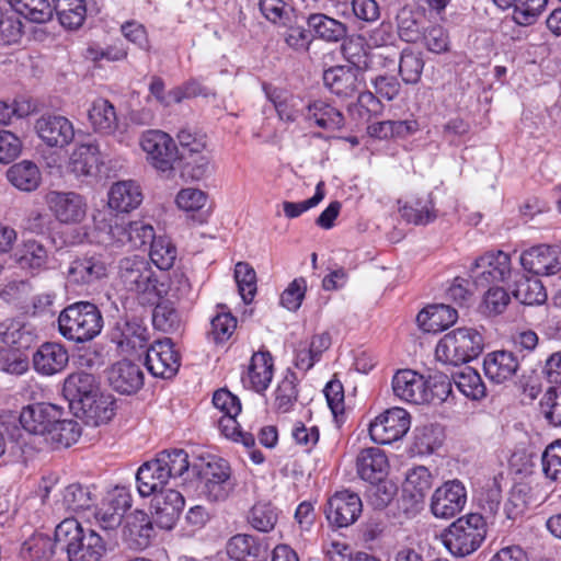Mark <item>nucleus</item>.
Segmentation results:
<instances>
[{
  "label": "nucleus",
  "mask_w": 561,
  "mask_h": 561,
  "mask_svg": "<svg viewBox=\"0 0 561 561\" xmlns=\"http://www.w3.org/2000/svg\"><path fill=\"white\" fill-rule=\"evenodd\" d=\"M118 284L140 304L153 306L167 297V283L159 278L150 262L139 255L123 257L118 263Z\"/></svg>",
  "instance_id": "1"
},
{
  "label": "nucleus",
  "mask_w": 561,
  "mask_h": 561,
  "mask_svg": "<svg viewBox=\"0 0 561 561\" xmlns=\"http://www.w3.org/2000/svg\"><path fill=\"white\" fill-rule=\"evenodd\" d=\"M55 538L65 547L69 561H101L106 553V541L101 535L72 517L56 526Z\"/></svg>",
  "instance_id": "2"
},
{
  "label": "nucleus",
  "mask_w": 561,
  "mask_h": 561,
  "mask_svg": "<svg viewBox=\"0 0 561 561\" xmlns=\"http://www.w3.org/2000/svg\"><path fill=\"white\" fill-rule=\"evenodd\" d=\"M393 394L407 403L428 404L445 401L451 392L446 378L430 380L412 369L398 370L392 377Z\"/></svg>",
  "instance_id": "3"
},
{
  "label": "nucleus",
  "mask_w": 561,
  "mask_h": 561,
  "mask_svg": "<svg viewBox=\"0 0 561 561\" xmlns=\"http://www.w3.org/2000/svg\"><path fill=\"white\" fill-rule=\"evenodd\" d=\"M62 337L75 343H87L102 332L104 320L96 305L77 301L62 309L57 319Z\"/></svg>",
  "instance_id": "4"
},
{
  "label": "nucleus",
  "mask_w": 561,
  "mask_h": 561,
  "mask_svg": "<svg viewBox=\"0 0 561 561\" xmlns=\"http://www.w3.org/2000/svg\"><path fill=\"white\" fill-rule=\"evenodd\" d=\"M485 535L484 518L478 513H471L453 522L442 534V541L453 556L466 557L481 546Z\"/></svg>",
  "instance_id": "5"
},
{
  "label": "nucleus",
  "mask_w": 561,
  "mask_h": 561,
  "mask_svg": "<svg viewBox=\"0 0 561 561\" xmlns=\"http://www.w3.org/2000/svg\"><path fill=\"white\" fill-rule=\"evenodd\" d=\"M483 348L482 335L473 328H458L445 334L436 345V358L459 365L476 358Z\"/></svg>",
  "instance_id": "6"
},
{
  "label": "nucleus",
  "mask_w": 561,
  "mask_h": 561,
  "mask_svg": "<svg viewBox=\"0 0 561 561\" xmlns=\"http://www.w3.org/2000/svg\"><path fill=\"white\" fill-rule=\"evenodd\" d=\"M199 483L201 493L211 503L228 500L236 486L231 478V468L221 458H214L201 468Z\"/></svg>",
  "instance_id": "7"
},
{
  "label": "nucleus",
  "mask_w": 561,
  "mask_h": 561,
  "mask_svg": "<svg viewBox=\"0 0 561 561\" xmlns=\"http://www.w3.org/2000/svg\"><path fill=\"white\" fill-rule=\"evenodd\" d=\"M140 147L147 161L161 173L170 174L178 161V148L174 140L164 131L147 130L140 137Z\"/></svg>",
  "instance_id": "8"
},
{
  "label": "nucleus",
  "mask_w": 561,
  "mask_h": 561,
  "mask_svg": "<svg viewBox=\"0 0 561 561\" xmlns=\"http://www.w3.org/2000/svg\"><path fill=\"white\" fill-rule=\"evenodd\" d=\"M411 419L407 410L392 408L368 424V433L373 442L387 445L400 440L410 430Z\"/></svg>",
  "instance_id": "9"
},
{
  "label": "nucleus",
  "mask_w": 561,
  "mask_h": 561,
  "mask_svg": "<svg viewBox=\"0 0 561 561\" xmlns=\"http://www.w3.org/2000/svg\"><path fill=\"white\" fill-rule=\"evenodd\" d=\"M512 273L511 257L503 251L485 253L470 268V277L478 288L505 282Z\"/></svg>",
  "instance_id": "10"
},
{
  "label": "nucleus",
  "mask_w": 561,
  "mask_h": 561,
  "mask_svg": "<svg viewBox=\"0 0 561 561\" xmlns=\"http://www.w3.org/2000/svg\"><path fill=\"white\" fill-rule=\"evenodd\" d=\"M145 365L156 378H173L181 366V356L172 340L165 337L152 343L147 348Z\"/></svg>",
  "instance_id": "11"
},
{
  "label": "nucleus",
  "mask_w": 561,
  "mask_h": 561,
  "mask_svg": "<svg viewBox=\"0 0 561 561\" xmlns=\"http://www.w3.org/2000/svg\"><path fill=\"white\" fill-rule=\"evenodd\" d=\"M64 414V409L56 404L38 402L24 407L19 420L27 433L41 436L46 440L48 432Z\"/></svg>",
  "instance_id": "12"
},
{
  "label": "nucleus",
  "mask_w": 561,
  "mask_h": 561,
  "mask_svg": "<svg viewBox=\"0 0 561 561\" xmlns=\"http://www.w3.org/2000/svg\"><path fill=\"white\" fill-rule=\"evenodd\" d=\"M467 503V491L459 480L438 486L431 497V512L436 518L448 519L459 514Z\"/></svg>",
  "instance_id": "13"
},
{
  "label": "nucleus",
  "mask_w": 561,
  "mask_h": 561,
  "mask_svg": "<svg viewBox=\"0 0 561 561\" xmlns=\"http://www.w3.org/2000/svg\"><path fill=\"white\" fill-rule=\"evenodd\" d=\"M520 264L537 276H552L561 272V247L537 244L520 254Z\"/></svg>",
  "instance_id": "14"
},
{
  "label": "nucleus",
  "mask_w": 561,
  "mask_h": 561,
  "mask_svg": "<svg viewBox=\"0 0 561 561\" xmlns=\"http://www.w3.org/2000/svg\"><path fill=\"white\" fill-rule=\"evenodd\" d=\"M45 201L55 218L61 224H80L87 216V202L76 192L50 191L46 194Z\"/></svg>",
  "instance_id": "15"
},
{
  "label": "nucleus",
  "mask_w": 561,
  "mask_h": 561,
  "mask_svg": "<svg viewBox=\"0 0 561 561\" xmlns=\"http://www.w3.org/2000/svg\"><path fill=\"white\" fill-rule=\"evenodd\" d=\"M184 496L176 490L168 489L154 493L151 502L153 523L161 529H171L184 508Z\"/></svg>",
  "instance_id": "16"
},
{
  "label": "nucleus",
  "mask_w": 561,
  "mask_h": 561,
  "mask_svg": "<svg viewBox=\"0 0 561 561\" xmlns=\"http://www.w3.org/2000/svg\"><path fill=\"white\" fill-rule=\"evenodd\" d=\"M149 339L148 328L136 318L118 321L112 332V341L127 354L146 347Z\"/></svg>",
  "instance_id": "17"
},
{
  "label": "nucleus",
  "mask_w": 561,
  "mask_h": 561,
  "mask_svg": "<svg viewBox=\"0 0 561 561\" xmlns=\"http://www.w3.org/2000/svg\"><path fill=\"white\" fill-rule=\"evenodd\" d=\"M38 137L50 147H65L75 137L72 123L60 115H44L36 121Z\"/></svg>",
  "instance_id": "18"
},
{
  "label": "nucleus",
  "mask_w": 561,
  "mask_h": 561,
  "mask_svg": "<svg viewBox=\"0 0 561 561\" xmlns=\"http://www.w3.org/2000/svg\"><path fill=\"white\" fill-rule=\"evenodd\" d=\"M67 348L55 342L42 344L33 354L34 369L42 376H53L61 373L68 365Z\"/></svg>",
  "instance_id": "19"
},
{
  "label": "nucleus",
  "mask_w": 561,
  "mask_h": 561,
  "mask_svg": "<svg viewBox=\"0 0 561 561\" xmlns=\"http://www.w3.org/2000/svg\"><path fill=\"white\" fill-rule=\"evenodd\" d=\"M227 553L237 561H265L268 558V545L252 535L237 534L227 542Z\"/></svg>",
  "instance_id": "20"
},
{
  "label": "nucleus",
  "mask_w": 561,
  "mask_h": 561,
  "mask_svg": "<svg viewBox=\"0 0 561 561\" xmlns=\"http://www.w3.org/2000/svg\"><path fill=\"white\" fill-rule=\"evenodd\" d=\"M111 387L122 393H136L144 386L141 368L131 362L121 360L114 364L107 376Z\"/></svg>",
  "instance_id": "21"
},
{
  "label": "nucleus",
  "mask_w": 561,
  "mask_h": 561,
  "mask_svg": "<svg viewBox=\"0 0 561 561\" xmlns=\"http://www.w3.org/2000/svg\"><path fill=\"white\" fill-rule=\"evenodd\" d=\"M518 368L517 357L507 351L489 353L483 360L484 374L494 383H504L512 380Z\"/></svg>",
  "instance_id": "22"
},
{
  "label": "nucleus",
  "mask_w": 561,
  "mask_h": 561,
  "mask_svg": "<svg viewBox=\"0 0 561 561\" xmlns=\"http://www.w3.org/2000/svg\"><path fill=\"white\" fill-rule=\"evenodd\" d=\"M273 358L268 352L253 354L248 371L241 380L245 388L255 392H264L273 378Z\"/></svg>",
  "instance_id": "23"
},
{
  "label": "nucleus",
  "mask_w": 561,
  "mask_h": 561,
  "mask_svg": "<svg viewBox=\"0 0 561 561\" xmlns=\"http://www.w3.org/2000/svg\"><path fill=\"white\" fill-rule=\"evenodd\" d=\"M356 466L360 479L374 484L376 482H382L389 463L383 450L377 447H370L360 451L357 456Z\"/></svg>",
  "instance_id": "24"
},
{
  "label": "nucleus",
  "mask_w": 561,
  "mask_h": 561,
  "mask_svg": "<svg viewBox=\"0 0 561 561\" xmlns=\"http://www.w3.org/2000/svg\"><path fill=\"white\" fill-rule=\"evenodd\" d=\"M107 274L105 262L100 255L77 259L69 265L68 280L78 285L92 284Z\"/></svg>",
  "instance_id": "25"
},
{
  "label": "nucleus",
  "mask_w": 561,
  "mask_h": 561,
  "mask_svg": "<svg viewBox=\"0 0 561 561\" xmlns=\"http://www.w3.org/2000/svg\"><path fill=\"white\" fill-rule=\"evenodd\" d=\"M142 202L140 185L133 181H119L114 183L108 192V206L121 213L136 209Z\"/></svg>",
  "instance_id": "26"
},
{
  "label": "nucleus",
  "mask_w": 561,
  "mask_h": 561,
  "mask_svg": "<svg viewBox=\"0 0 561 561\" xmlns=\"http://www.w3.org/2000/svg\"><path fill=\"white\" fill-rule=\"evenodd\" d=\"M169 480L157 457L142 463L136 474L137 489L141 496H149L163 491L162 489Z\"/></svg>",
  "instance_id": "27"
},
{
  "label": "nucleus",
  "mask_w": 561,
  "mask_h": 561,
  "mask_svg": "<svg viewBox=\"0 0 561 561\" xmlns=\"http://www.w3.org/2000/svg\"><path fill=\"white\" fill-rule=\"evenodd\" d=\"M458 318L457 310L447 305H433L419 312V327L428 333L440 332L453 325Z\"/></svg>",
  "instance_id": "28"
},
{
  "label": "nucleus",
  "mask_w": 561,
  "mask_h": 561,
  "mask_svg": "<svg viewBox=\"0 0 561 561\" xmlns=\"http://www.w3.org/2000/svg\"><path fill=\"white\" fill-rule=\"evenodd\" d=\"M62 391L71 403L77 402L81 408L83 403L89 402L93 396L98 394L99 388L93 375L78 371L65 379Z\"/></svg>",
  "instance_id": "29"
},
{
  "label": "nucleus",
  "mask_w": 561,
  "mask_h": 561,
  "mask_svg": "<svg viewBox=\"0 0 561 561\" xmlns=\"http://www.w3.org/2000/svg\"><path fill=\"white\" fill-rule=\"evenodd\" d=\"M434 483V476L428 468L416 466L409 469L403 482V495L415 504L422 503Z\"/></svg>",
  "instance_id": "30"
},
{
  "label": "nucleus",
  "mask_w": 561,
  "mask_h": 561,
  "mask_svg": "<svg viewBox=\"0 0 561 561\" xmlns=\"http://www.w3.org/2000/svg\"><path fill=\"white\" fill-rule=\"evenodd\" d=\"M101 164L100 150L93 142L81 144L76 147L70 157L69 167L76 175H94Z\"/></svg>",
  "instance_id": "31"
},
{
  "label": "nucleus",
  "mask_w": 561,
  "mask_h": 561,
  "mask_svg": "<svg viewBox=\"0 0 561 561\" xmlns=\"http://www.w3.org/2000/svg\"><path fill=\"white\" fill-rule=\"evenodd\" d=\"M88 118L96 133L111 135L117 128V114L114 105L106 99L99 98L92 102Z\"/></svg>",
  "instance_id": "32"
},
{
  "label": "nucleus",
  "mask_w": 561,
  "mask_h": 561,
  "mask_svg": "<svg viewBox=\"0 0 561 561\" xmlns=\"http://www.w3.org/2000/svg\"><path fill=\"white\" fill-rule=\"evenodd\" d=\"M180 175L185 181H201L213 173L209 151L178 156Z\"/></svg>",
  "instance_id": "33"
},
{
  "label": "nucleus",
  "mask_w": 561,
  "mask_h": 561,
  "mask_svg": "<svg viewBox=\"0 0 561 561\" xmlns=\"http://www.w3.org/2000/svg\"><path fill=\"white\" fill-rule=\"evenodd\" d=\"M16 262L22 270L39 273L47 268L48 252L41 242L26 240L15 253Z\"/></svg>",
  "instance_id": "34"
},
{
  "label": "nucleus",
  "mask_w": 561,
  "mask_h": 561,
  "mask_svg": "<svg viewBox=\"0 0 561 561\" xmlns=\"http://www.w3.org/2000/svg\"><path fill=\"white\" fill-rule=\"evenodd\" d=\"M32 330L18 319H5L0 323V340L16 351L28 348L34 342Z\"/></svg>",
  "instance_id": "35"
},
{
  "label": "nucleus",
  "mask_w": 561,
  "mask_h": 561,
  "mask_svg": "<svg viewBox=\"0 0 561 561\" xmlns=\"http://www.w3.org/2000/svg\"><path fill=\"white\" fill-rule=\"evenodd\" d=\"M325 517L334 530L347 529L351 524V492H336L328 501Z\"/></svg>",
  "instance_id": "36"
},
{
  "label": "nucleus",
  "mask_w": 561,
  "mask_h": 561,
  "mask_svg": "<svg viewBox=\"0 0 561 561\" xmlns=\"http://www.w3.org/2000/svg\"><path fill=\"white\" fill-rule=\"evenodd\" d=\"M10 183L20 191L32 192L41 183V172L38 167L28 160L15 163L7 172Z\"/></svg>",
  "instance_id": "37"
},
{
  "label": "nucleus",
  "mask_w": 561,
  "mask_h": 561,
  "mask_svg": "<svg viewBox=\"0 0 561 561\" xmlns=\"http://www.w3.org/2000/svg\"><path fill=\"white\" fill-rule=\"evenodd\" d=\"M453 381L457 389L471 400H480L486 394V388L480 374L471 367L466 366L454 373Z\"/></svg>",
  "instance_id": "38"
},
{
  "label": "nucleus",
  "mask_w": 561,
  "mask_h": 561,
  "mask_svg": "<svg viewBox=\"0 0 561 561\" xmlns=\"http://www.w3.org/2000/svg\"><path fill=\"white\" fill-rule=\"evenodd\" d=\"M56 538L38 533L25 540L21 547V556L31 561H48L55 553Z\"/></svg>",
  "instance_id": "39"
},
{
  "label": "nucleus",
  "mask_w": 561,
  "mask_h": 561,
  "mask_svg": "<svg viewBox=\"0 0 561 561\" xmlns=\"http://www.w3.org/2000/svg\"><path fill=\"white\" fill-rule=\"evenodd\" d=\"M58 19L65 27H80L87 15L85 0H53Z\"/></svg>",
  "instance_id": "40"
},
{
  "label": "nucleus",
  "mask_w": 561,
  "mask_h": 561,
  "mask_svg": "<svg viewBox=\"0 0 561 561\" xmlns=\"http://www.w3.org/2000/svg\"><path fill=\"white\" fill-rule=\"evenodd\" d=\"M513 296L523 305H542L547 300V291L538 278L522 276L516 283Z\"/></svg>",
  "instance_id": "41"
},
{
  "label": "nucleus",
  "mask_w": 561,
  "mask_h": 561,
  "mask_svg": "<svg viewBox=\"0 0 561 561\" xmlns=\"http://www.w3.org/2000/svg\"><path fill=\"white\" fill-rule=\"evenodd\" d=\"M81 436L80 424L71 419L59 417L56 424L53 425L51 431L48 432L46 443L59 447H69L77 443Z\"/></svg>",
  "instance_id": "42"
},
{
  "label": "nucleus",
  "mask_w": 561,
  "mask_h": 561,
  "mask_svg": "<svg viewBox=\"0 0 561 561\" xmlns=\"http://www.w3.org/2000/svg\"><path fill=\"white\" fill-rule=\"evenodd\" d=\"M8 2L18 14L34 23H45L53 16V5L48 0H8Z\"/></svg>",
  "instance_id": "43"
},
{
  "label": "nucleus",
  "mask_w": 561,
  "mask_h": 561,
  "mask_svg": "<svg viewBox=\"0 0 561 561\" xmlns=\"http://www.w3.org/2000/svg\"><path fill=\"white\" fill-rule=\"evenodd\" d=\"M95 425L108 422L115 414V402L110 394L98 392L80 408Z\"/></svg>",
  "instance_id": "44"
},
{
  "label": "nucleus",
  "mask_w": 561,
  "mask_h": 561,
  "mask_svg": "<svg viewBox=\"0 0 561 561\" xmlns=\"http://www.w3.org/2000/svg\"><path fill=\"white\" fill-rule=\"evenodd\" d=\"M308 26L316 36L327 42H337L346 34V26L328 15L317 13L308 18Z\"/></svg>",
  "instance_id": "45"
},
{
  "label": "nucleus",
  "mask_w": 561,
  "mask_h": 561,
  "mask_svg": "<svg viewBox=\"0 0 561 561\" xmlns=\"http://www.w3.org/2000/svg\"><path fill=\"white\" fill-rule=\"evenodd\" d=\"M94 501L95 499L88 486L73 483L65 488L61 505L67 512L79 513L91 508Z\"/></svg>",
  "instance_id": "46"
},
{
  "label": "nucleus",
  "mask_w": 561,
  "mask_h": 561,
  "mask_svg": "<svg viewBox=\"0 0 561 561\" xmlns=\"http://www.w3.org/2000/svg\"><path fill=\"white\" fill-rule=\"evenodd\" d=\"M306 118L321 128H339L342 114L323 101H316L307 106Z\"/></svg>",
  "instance_id": "47"
},
{
  "label": "nucleus",
  "mask_w": 561,
  "mask_h": 561,
  "mask_svg": "<svg viewBox=\"0 0 561 561\" xmlns=\"http://www.w3.org/2000/svg\"><path fill=\"white\" fill-rule=\"evenodd\" d=\"M298 378L293 371H287L275 390V408L280 413L293 410L298 399Z\"/></svg>",
  "instance_id": "48"
},
{
  "label": "nucleus",
  "mask_w": 561,
  "mask_h": 561,
  "mask_svg": "<svg viewBox=\"0 0 561 561\" xmlns=\"http://www.w3.org/2000/svg\"><path fill=\"white\" fill-rule=\"evenodd\" d=\"M176 254V248L167 237H154L150 242V260L161 271L170 270L173 266Z\"/></svg>",
  "instance_id": "49"
},
{
  "label": "nucleus",
  "mask_w": 561,
  "mask_h": 561,
  "mask_svg": "<svg viewBox=\"0 0 561 561\" xmlns=\"http://www.w3.org/2000/svg\"><path fill=\"white\" fill-rule=\"evenodd\" d=\"M502 477L488 479L479 489L477 500L479 506L486 513L493 515L499 511L502 501Z\"/></svg>",
  "instance_id": "50"
},
{
  "label": "nucleus",
  "mask_w": 561,
  "mask_h": 561,
  "mask_svg": "<svg viewBox=\"0 0 561 561\" xmlns=\"http://www.w3.org/2000/svg\"><path fill=\"white\" fill-rule=\"evenodd\" d=\"M156 457L169 479L182 477L190 468L188 455L183 449L162 450Z\"/></svg>",
  "instance_id": "51"
},
{
  "label": "nucleus",
  "mask_w": 561,
  "mask_h": 561,
  "mask_svg": "<svg viewBox=\"0 0 561 561\" xmlns=\"http://www.w3.org/2000/svg\"><path fill=\"white\" fill-rule=\"evenodd\" d=\"M278 513L271 503H256L248 516L249 524L257 531L268 533L274 529Z\"/></svg>",
  "instance_id": "52"
},
{
  "label": "nucleus",
  "mask_w": 561,
  "mask_h": 561,
  "mask_svg": "<svg viewBox=\"0 0 561 561\" xmlns=\"http://www.w3.org/2000/svg\"><path fill=\"white\" fill-rule=\"evenodd\" d=\"M152 523L153 520L141 511L136 512L133 519L127 523L128 536L138 548L142 549L149 545L150 538L153 535Z\"/></svg>",
  "instance_id": "53"
},
{
  "label": "nucleus",
  "mask_w": 561,
  "mask_h": 561,
  "mask_svg": "<svg viewBox=\"0 0 561 561\" xmlns=\"http://www.w3.org/2000/svg\"><path fill=\"white\" fill-rule=\"evenodd\" d=\"M234 279L239 294L245 304H250L256 294V273L247 262H239L234 267Z\"/></svg>",
  "instance_id": "54"
},
{
  "label": "nucleus",
  "mask_w": 561,
  "mask_h": 561,
  "mask_svg": "<svg viewBox=\"0 0 561 561\" xmlns=\"http://www.w3.org/2000/svg\"><path fill=\"white\" fill-rule=\"evenodd\" d=\"M424 67V61L420 54L412 49H404L399 59V73L407 84L419 82Z\"/></svg>",
  "instance_id": "55"
},
{
  "label": "nucleus",
  "mask_w": 561,
  "mask_h": 561,
  "mask_svg": "<svg viewBox=\"0 0 561 561\" xmlns=\"http://www.w3.org/2000/svg\"><path fill=\"white\" fill-rule=\"evenodd\" d=\"M351 68L335 66L324 71L323 82L325 87L339 96H348L351 89Z\"/></svg>",
  "instance_id": "56"
},
{
  "label": "nucleus",
  "mask_w": 561,
  "mask_h": 561,
  "mask_svg": "<svg viewBox=\"0 0 561 561\" xmlns=\"http://www.w3.org/2000/svg\"><path fill=\"white\" fill-rule=\"evenodd\" d=\"M400 214L408 222L426 225L436 217L431 201H414L400 208Z\"/></svg>",
  "instance_id": "57"
},
{
  "label": "nucleus",
  "mask_w": 561,
  "mask_h": 561,
  "mask_svg": "<svg viewBox=\"0 0 561 561\" xmlns=\"http://www.w3.org/2000/svg\"><path fill=\"white\" fill-rule=\"evenodd\" d=\"M548 0H517L512 13L519 25L534 24L546 8Z\"/></svg>",
  "instance_id": "58"
},
{
  "label": "nucleus",
  "mask_w": 561,
  "mask_h": 561,
  "mask_svg": "<svg viewBox=\"0 0 561 561\" xmlns=\"http://www.w3.org/2000/svg\"><path fill=\"white\" fill-rule=\"evenodd\" d=\"M397 493V488L391 482H376L365 492V500L375 510H383L393 501Z\"/></svg>",
  "instance_id": "59"
},
{
  "label": "nucleus",
  "mask_w": 561,
  "mask_h": 561,
  "mask_svg": "<svg viewBox=\"0 0 561 561\" xmlns=\"http://www.w3.org/2000/svg\"><path fill=\"white\" fill-rule=\"evenodd\" d=\"M323 392L335 422L343 423L345 421L343 385L339 380H331L327 383Z\"/></svg>",
  "instance_id": "60"
},
{
  "label": "nucleus",
  "mask_w": 561,
  "mask_h": 561,
  "mask_svg": "<svg viewBox=\"0 0 561 561\" xmlns=\"http://www.w3.org/2000/svg\"><path fill=\"white\" fill-rule=\"evenodd\" d=\"M542 471L553 481H561V439L549 444L541 456Z\"/></svg>",
  "instance_id": "61"
},
{
  "label": "nucleus",
  "mask_w": 561,
  "mask_h": 561,
  "mask_svg": "<svg viewBox=\"0 0 561 561\" xmlns=\"http://www.w3.org/2000/svg\"><path fill=\"white\" fill-rule=\"evenodd\" d=\"M152 323L156 329L163 332H173L179 328L180 318L176 310L167 302L154 304Z\"/></svg>",
  "instance_id": "62"
},
{
  "label": "nucleus",
  "mask_w": 561,
  "mask_h": 561,
  "mask_svg": "<svg viewBox=\"0 0 561 561\" xmlns=\"http://www.w3.org/2000/svg\"><path fill=\"white\" fill-rule=\"evenodd\" d=\"M540 408L549 424L561 427V390L549 388L540 400Z\"/></svg>",
  "instance_id": "63"
},
{
  "label": "nucleus",
  "mask_w": 561,
  "mask_h": 561,
  "mask_svg": "<svg viewBox=\"0 0 561 561\" xmlns=\"http://www.w3.org/2000/svg\"><path fill=\"white\" fill-rule=\"evenodd\" d=\"M154 237L153 227L144 220L127 224V243L133 249H140L150 244Z\"/></svg>",
  "instance_id": "64"
}]
</instances>
